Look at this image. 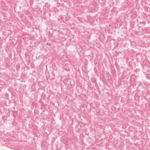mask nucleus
Returning <instances> with one entry per match:
<instances>
[{
	"label": "nucleus",
	"mask_w": 150,
	"mask_h": 150,
	"mask_svg": "<svg viewBox=\"0 0 150 150\" xmlns=\"http://www.w3.org/2000/svg\"><path fill=\"white\" fill-rule=\"evenodd\" d=\"M140 24H144V25H145V22H140Z\"/></svg>",
	"instance_id": "1"
},
{
	"label": "nucleus",
	"mask_w": 150,
	"mask_h": 150,
	"mask_svg": "<svg viewBox=\"0 0 150 150\" xmlns=\"http://www.w3.org/2000/svg\"><path fill=\"white\" fill-rule=\"evenodd\" d=\"M63 82H64V84H65V85H67V82H66V81H65L64 80L63 81Z\"/></svg>",
	"instance_id": "2"
},
{
	"label": "nucleus",
	"mask_w": 150,
	"mask_h": 150,
	"mask_svg": "<svg viewBox=\"0 0 150 150\" xmlns=\"http://www.w3.org/2000/svg\"><path fill=\"white\" fill-rule=\"evenodd\" d=\"M46 45H49V46H50V43H46Z\"/></svg>",
	"instance_id": "3"
}]
</instances>
